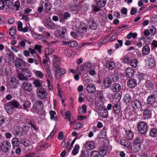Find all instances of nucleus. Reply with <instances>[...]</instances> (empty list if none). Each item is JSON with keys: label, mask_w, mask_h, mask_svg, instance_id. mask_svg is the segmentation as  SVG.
<instances>
[{"label": "nucleus", "mask_w": 157, "mask_h": 157, "mask_svg": "<svg viewBox=\"0 0 157 157\" xmlns=\"http://www.w3.org/2000/svg\"><path fill=\"white\" fill-rule=\"evenodd\" d=\"M22 87L23 89L28 91H30L32 90V85L28 82H25L23 83Z\"/></svg>", "instance_id": "obj_15"}, {"label": "nucleus", "mask_w": 157, "mask_h": 157, "mask_svg": "<svg viewBox=\"0 0 157 157\" xmlns=\"http://www.w3.org/2000/svg\"><path fill=\"white\" fill-rule=\"evenodd\" d=\"M134 74V69L132 68H128L126 70L125 75L128 78L132 77Z\"/></svg>", "instance_id": "obj_14"}, {"label": "nucleus", "mask_w": 157, "mask_h": 157, "mask_svg": "<svg viewBox=\"0 0 157 157\" xmlns=\"http://www.w3.org/2000/svg\"><path fill=\"white\" fill-rule=\"evenodd\" d=\"M84 145L85 146L86 150H91L94 148V142L91 141H87Z\"/></svg>", "instance_id": "obj_11"}, {"label": "nucleus", "mask_w": 157, "mask_h": 157, "mask_svg": "<svg viewBox=\"0 0 157 157\" xmlns=\"http://www.w3.org/2000/svg\"><path fill=\"white\" fill-rule=\"evenodd\" d=\"M149 135L151 137H155L157 136V129H151L149 133Z\"/></svg>", "instance_id": "obj_32"}, {"label": "nucleus", "mask_w": 157, "mask_h": 157, "mask_svg": "<svg viewBox=\"0 0 157 157\" xmlns=\"http://www.w3.org/2000/svg\"><path fill=\"white\" fill-rule=\"evenodd\" d=\"M146 77V74L141 73L138 75V78L140 80L145 79Z\"/></svg>", "instance_id": "obj_55"}, {"label": "nucleus", "mask_w": 157, "mask_h": 157, "mask_svg": "<svg viewBox=\"0 0 157 157\" xmlns=\"http://www.w3.org/2000/svg\"><path fill=\"white\" fill-rule=\"evenodd\" d=\"M112 84V80L111 78L106 77L103 80V84L106 88H108L110 87Z\"/></svg>", "instance_id": "obj_16"}, {"label": "nucleus", "mask_w": 157, "mask_h": 157, "mask_svg": "<svg viewBox=\"0 0 157 157\" xmlns=\"http://www.w3.org/2000/svg\"><path fill=\"white\" fill-rule=\"evenodd\" d=\"M64 1L62 0H56L54 3V5L57 7H59L64 5Z\"/></svg>", "instance_id": "obj_38"}, {"label": "nucleus", "mask_w": 157, "mask_h": 157, "mask_svg": "<svg viewBox=\"0 0 157 157\" xmlns=\"http://www.w3.org/2000/svg\"><path fill=\"white\" fill-rule=\"evenodd\" d=\"M15 65L20 69H23L25 65V62L21 59L18 58L15 60Z\"/></svg>", "instance_id": "obj_4"}, {"label": "nucleus", "mask_w": 157, "mask_h": 157, "mask_svg": "<svg viewBox=\"0 0 157 157\" xmlns=\"http://www.w3.org/2000/svg\"><path fill=\"white\" fill-rule=\"evenodd\" d=\"M127 84L129 87L133 88L137 85V81L135 79H130L128 81Z\"/></svg>", "instance_id": "obj_18"}, {"label": "nucleus", "mask_w": 157, "mask_h": 157, "mask_svg": "<svg viewBox=\"0 0 157 157\" xmlns=\"http://www.w3.org/2000/svg\"><path fill=\"white\" fill-rule=\"evenodd\" d=\"M147 64L149 67L153 68L155 65V60L151 58L148 59Z\"/></svg>", "instance_id": "obj_29"}, {"label": "nucleus", "mask_w": 157, "mask_h": 157, "mask_svg": "<svg viewBox=\"0 0 157 157\" xmlns=\"http://www.w3.org/2000/svg\"><path fill=\"white\" fill-rule=\"evenodd\" d=\"M133 134H134L133 132L131 131H129L128 132V133H127V138L128 139H132L134 136Z\"/></svg>", "instance_id": "obj_52"}, {"label": "nucleus", "mask_w": 157, "mask_h": 157, "mask_svg": "<svg viewBox=\"0 0 157 157\" xmlns=\"http://www.w3.org/2000/svg\"><path fill=\"white\" fill-rule=\"evenodd\" d=\"M41 46L40 45H36L34 46V49L35 50H37L39 53L41 54Z\"/></svg>", "instance_id": "obj_62"}, {"label": "nucleus", "mask_w": 157, "mask_h": 157, "mask_svg": "<svg viewBox=\"0 0 157 157\" xmlns=\"http://www.w3.org/2000/svg\"><path fill=\"white\" fill-rule=\"evenodd\" d=\"M121 144L126 147H128L130 144V142L127 140L122 139L120 141Z\"/></svg>", "instance_id": "obj_33"}, {"label": "nucleus", "mask_w": 157, "mask_h": 157, "mask_svg": "<svg viewBox=\"0 0 157 157\" xmlns=\"http://www.w3.org/2000/svg\"><path fill=\"white\" fill-rule=\"evenodd\" d=\"M33 108L36 113H38L43 110V107L33 105Z\"/></svg>", "instance_id": "obj_42"}, {"label": "nucleus", "mask_w": 157, "mask_h": 157, "mask_svg": "<svg viewBox=\"0 0 157 157\" xmlns=\"http://www.w3.org/2000/svg\"><path fill=\"white\" fill-rule=\"evenodd\" d=\"M98 6H97L95 5H93L92 6V8L94 12H97L101 10V9L98 8Z\"/></svg>", "instance_id": "obj_56"}, {"label": "nucleus", "mask_w": 157, "mask_h": 157, "mask_svg": "<svg viewBox=\"0 0 157 157\" xmlns=\"http://www.w3.org/2000/svg\"><path fill=\"white\" fill-rule=\"evenodd\" d=\"M87 110L86 106L85 105H83L82 106V108L78 109L79 113L80 114H83L86 113Z\"/></svg>", "instance_id": "obj_35"}, {"label": "nucleus", "mask_w": 157, "mask_h": 157, "mask_svg": "<svg viewBox=\"0 0 157 157\" xmlns=\"http://www.w3.org/2000/svg\"><path fill=\"white\" fill-rule=\"evenodd\" d=\"M155 99L151 95L149 96L147 98V104L149 106H152L155 103Z\"/></svg>", "instance_id": "obj_20"}, {"label": "nucleus", "mask_w": 157, "mask_h": 157, "mask_svg": "<svg viewBox=\"0 0 157 157\" xmlns=\"http://www.w3.org/2000/svg\"><path fill=\"white\" fill-rule=\"evenodd\" d=\"M122 87L119 83L113 84L110 87L111 90L113 92H117L121 89Z\"/></svg>", "instance_id": "obj_9"}, {"label": "nucleus", "mask_w": 157, "mask_h": 157, "mask_svg": "<svg viewBox=\"0 0 157 157\" xmlns=\"http://www.w3.org/2000/svg\"><path fill=\"white\" fill-rule=\"evenodd\" d=\"M131 105L134 109H137L140 108L141 105L140 101L137 100H134L131 102Z\"/></svg>", "instance_id": "obj_12"}, {"label": "nucleus", "mask_w": 157, "mask_h": 157, "mask_svg": "<svg viewBox=\"0 0 157 157\" xmlns=\"http://www.w3.org/2000/svg\"><path fill=\"white\" fill-rule=\"evenodd\" d=\"M99 115L104 118H105L108 116V112L106 110L104 111L103 112L100 113Z\"/></svg>", "instance_id": "obj_54"}, {"label": "nucleus", "mask_w": 157, "mask_h": 157, "mask_svg": "<svg viewBox=\"0 0 157 157\" xmlns=\"http://www.w3.org/2000/svg\"><path fill=\"white\" fill-rule=\"evenodd\" d=\"M80 155L84 157H88L89 155V151L87 150H82Z\"/></svg>", "instance_id": "obj_51"}, {"label": "nucleus", "mask_w": 157, "mask_h": 157, "mask_svg": "<svg viewBox=\"0 0 157 157\" xmlns=\"http://www.w3.org/2000/svg\"><path fill=\"white\" fill-rule=\"evenodd\" d=\"M86 89L87 92L90 94H93L96 91V88L94 84L90 83L86 86Z\"/></svg>", "instance_id": "obj_10"}, {"label": "nucleus", "mask_w": 157, "mask_h": 157, "mask_svg": "<svg viewBox=\"0 0 157 157\" xmlns=\"http://www.w3.org/2000/svg\"><path fill=\"white\" fill-rule=\"evenodd\" d=\"M131 97L129 94L127 93L124 97V101L126 104L130 102L131 100Z\"/></svg>", "instance_id": "obj_31"}, {"label": "nucleus", "mask_w": 157, "mask_h": 157, "mask_svg": "<svg viewBox=\"0 0 157 157\" xmlns=\"http://www.w3.org/2000/svg\"><path fill=\"white\" fill-rule=\"evenodd\" d=\"M35 74L37 77H39L40 78H42L44 76L42 73L40 71H36L35 72Z\"/></svg>", "instance_id": "obj_59"}, {"label": "nucleus", "mask_w": 157, "mask_h": 157, "mask_svg": "<svg viewBox=\"0 0 157 157\" xmlns=\"http://www.w3.org/2000/svg\"><path fill=\"white\" fill-rule=\"evenodd\" d=\"M17 78L19 80L21 81H28V79L25 77L22 72L18 74Z\"/></svg>", "instance_id": "obj_36"}, {"label": "nucleus", "mask_w": 157, "mask_h": 157, "mask_svg": "<svg viewBox=\"0 0 157 157\" xmlns=\"http://www.w3.org/2000/svg\"><path fill=\"white\" fill-rule=\"evenodd\" d=\"M53 69L54 72L56 75L60 73V74L59 75L60 77L62 75H63L65 73L64 69L63 68H61L60 67L54 68Z\"/></svg>", "instance_id": "obj_21"}, {"label": "nucleus", "mask_w": 157, "mask_h": 157, "mask_svg": "<svg viewBox=\"0 0 157 157\" xmlns=\"http://www.w3.org/2000/svg\"><path fill=\"white\" fill-rule=\"evenodd\" d=\"M33 105L39 106L40 107H43V103L40 100H36L34 103Z\"/></svg>", "instance_id": "obj_48"}, {"label": "nucleus", "mask_w": 157, "mask_h": 157, "mask_svg": "<svg viewBox=\"0 0 157 157\" xmlns=\"http://www.w3.org/2000/svg\"><path fill=\"white\" fill-rule=\"evenodd\" d=\"M21 108H23L24 109L27 110V109L29 108L31 105L30 102L26 100H21Z\"/></svg>", "instance_id": "obj_13"}, {"label": "nucleus", "mask_w": 157, "mask_h": 157, "mask_svg": "<svg viewBox=\"0 0 157 157\" xmlns=\"http://www.w3.org/2000/svg\"><path fill=\"white\" fill-rule=\"evenodd\" d=\"M56 127L55 126L53 130L52 131V132L49 135L48 137V139H49V138H51L54 136L55 134V132L56 131Z\"/></svg>", "instance_id": "obj_57"}, {"label": "nucleus", "mask_w": 157, "mask_h": 157, "mask_svg": "<svg viewBox=\"0 0 157 157\" xmlns=\"http://www.w3.org/2000/svg\"><path fill=\"white\" fill-rule=\"evenodd\" d=\"M137 60L136 59H132L130 62V65L132 67L135 68L137 66Z\"/></svg>", "instance_id": "obj_44"}, {"label": "nucleus", "mask_w": 157, "mask_h": 157, "mask_svg": "<svg viewBox=\"0 0 157 157\" xmlns=\"http://www.w3.org/2000/svg\"><path fill=\"white\" fill-rule=\"evenodd\" d=\"M79 148L80 147L79 145H75V148L72 151V154L74 155H76L78 153Z\"/></svg>", "instance_id": "obj_43"}, {"label": "nucleus", "mask_w": 157, "mask_h": 157, "mask_svg": "<svg viewBox=\"0 0 157 157\" xmlns=\"http://www.w3.org/2000/svg\"><path fill=\"white\" fill-rule=\"evenodd\" d=\"M97 6L99 8L104 7L106 3V0H96Z\"/></svg>", "instance_id": "obj_23"}, {"label": "nucleus", "mask_w": 157, "mask_h": 157, "mask_svg": "<svg viewBox=\"0 0 157 157\" xmlns=\"http://www.w3.org/2000/svg\"><path fill=\"white\" fill-rule=\"evenodd\" d=\"M111 78L113 81L114 82H117L119 78L118 73L117 71L115 70L112 73Z\"/></svg>", "instance_id": "obj_19"}, {"label": "nucleus", "mask_w": 157, "mask_h": 157, "mask_svg": "<svg viewBox=\"0 0 157 157\" xmlns=\"http://www.w3.org/2000/svg\"><path fill=\"white\" fill-rule=\"evenodd\" d=\"M5 108L7 113L12 114L14 112V107L12 106L10 102L4 105Z\"/></svg>", "instance_id": "obj_7"}, {"label": "nucleus", "mask_w": 157, "mask_h": 157, "mask_svg": "<svg viewBox=\"0 0 157 157\" xmlns=\"http://www.w3.org/2000/svg\"><path fill=\"white\" fill-rule=\"evenodd\" d=\"M53 57V69L54 68H56L60 67V63L59 59L57 57L56 55H54Z\"/></svg>", "instance_id": "obj_17"}, {"label": "nucleus", "mask_w": 157, "mask_h": 157, "mask_svg": "<svg viewBox=\"0 0 157 157\" xmlns=\"http://www.w3.org/2000/svg\"><path fill=\"white\" fill-rule=\"evenodd\" d=\"M113 109L116 114L118 113L120 111V106L118 104H116L113 105Z\"/></svg>", "instance_id": "obj_34"}, {"label": "nucleus", "mask_w": 157, "mask_h": 157, "mask_svg": "<svg viewBox=\"0 0 157 157\" xmlns=\"http://www.w3.org/2000/svg\"><path fill=\"white\" fill-rule=\"evenodd\" d=\"M99 153L98 151H94L91 152V157H98Z\"/></svg>", "instance_id": "obj_53"}, {"label": "nucleus", "mask_w": 157, "mask_h": 157, "mask_svg": "<svg viewBox=\"0 0 157 157\" xmlns=\"http://www.w3.org/2000/svg\"><path fill=\"white\" fill-rule=\"evenodd\" d=\"M20 142L26 147L29 146L30 144V141L27 139H21Z\"/></svg>", "instance_id": "obj_30"}, {"label": "nucleus", "mask_w": 157, "mask_h": 157, "mask_svg": "<svg viewBox=\"0 0 157 157\" xmlns=\"http://www.w3.org/2000/svg\"><path fill=\"white\" fill-rule=\"evenodd\" d=\"M146 87L149 89H152L154 87V84L152 81L150 80H147L145 83Z\"/></svg>", "instance_id": "obj_25"}, {"label": "nucleus", "mask_w": 157, "mask_h": 157, "mask_svg": "<svg viewBox=\"0 0 157 157\" xmlns=\"http://www.w3.org/2000/svg\"><path fill=\"white\" fill-rule=\"evenodd\" d=\"M108 151L107 147L105 146L101 147L100 150V154L102 156H104L106 154Z\"/></svg>", "instance_id": "obj_27"}, {"label": "nucleus", "mask_w": 157, "mask_h": 157, "mask_svg": "<svg viewBox=\"0 0 157 157\" xmlns=\"http://www.w3.org/2000/svg\"><path fill=\"white\" fill-rule=\"evenodd\" d=\"M78 45L77 42L75 40H72L71 41H69L68 46L71 47H75L77 46Z\"/></svg>", "instance_id": "obj_46"}, {"label": "nucleus", "mask_w": 157, "mask_h": 157, "mask_svg": "<svg viewBox=\"0 0 157 157\" xmlns=\"http://www.w3.org/2000/svg\"><path fill=\"white\" fill-rule=\"evenodd\" d=\"M12 4L13 5V8L12 10L14 9L15 7H16V10H18L20 6V4L19 1L17 0L14 3V5L12 3Z\"/></svg>", "instance_id": "obj_50"}, {"label": "nucleus", "mask_w": 157, "mask_h": 157, "mask_svg": "<svg viewBox=\"0 0 157 157\" xmlns=\"http://www.w3.org/2000/svg\"><path fill=\"white\" fill-rule=\"evenodd\" d=\"M9 52H8L7 55L8 56V59L10 61H13L14 59V57L13 56V53L10 50L9 51Z\"/></svg>", "instance_id": "obj_41"}, {"label": "nucleus", "mask_w": 157, "mask_h": 157, "mask_svg": "<svg viewBox=\"0 0 157 157\" xmlns=\"http://www.w3.org/2000/svg\"><path fill=\"white\" fill-rule=\"evenodd\" d=\"M21 72L26 78H30L31 76L32 73L28 69H23Z\"/></svg>", "instance_id": "obj_22"}, {"label": "nucleus", "mask_w": 157, "mask_h": 157, "mask_svg": "<svg viewBox=\"0 0 157 157\" xmlns=\"http://www.w3.org/2000/svg\"><path fill=\"white\" fill-rule=\"evenodd\" d=\"M106 66L110 69H112L115 68V64L114 62H108L106 63Z\"/></svg>", "instance_id": "obj_37"}, {"label": "nucleus", "mask_w": 157, "mask_h": 157, "mask_svg": "<svg viewBox=\"0 0 157 157\" xmlns=\"http://www.w3.org/2000/svg\"><path fill=\"white\" fill-rule=\"evenodd\" d=\"M150 50V47L147 45H146L142 48V52L143 54L147 55L149 53Z\"/></svg>", "instance_id": "obj_28"}, {"label": "nucleus", "mask_w": 157, "mask_h": 157, "mask_svg": "<svg viewBox=\"0 0 157 157\" xmlns=\"http://www.w3.org/2000/svg\"><path fill=\"white\" fill-rule=\"evenodd\" d=\"M59 28L58 31L59 33V37L61 38H63L65 36V34L66 32V29L65 27H60L59 25H56L55 29Z\"/></svg>", "instance_id": "obj_6"}, {"label": "nucleus", "mask_w": 157, "mask_h": 157, "mask_svg": "<svg viewBox=\"0 0 157 157\" xmlns=\"http://www.w3.org/2000/svg\"><path fill=\"white\" fill-rule=\"evenodd\" d=\"M11 105L13 107L17 108L19 106L20 104L19 102L16 100H13L9 101Z\"/></svg>", "instance_id": "obj_39"}, {"label": "nucleus", "mask_w": 157, "mask_h": 157, "mask_svg": "<svg viewBox=\"0 0 157 157\" xmlns=\"http://www.w3.org/2000/svg\"><path fill=\"white\" fill-rule=\"evenodd\" d=\"M37 94L42 99L46 98L47 97V93L45 90L41 88H38L36 90Z\"/></svg>", "instance_id": "obj_5"}, {"label": "nucleus", "mask_w": 157, "mask_h": 157, "mask_svg": "<svg viewBox=\"0 0 157 157\" xmlns=\"http://www.w3.org/2000/svg\"><path fill=\"white\" fill-rule=\"evenodd\" d=\"M137 36V34L136 33L130 32L127 35V38L128 39H131L132 38L135 39L136 37Z\"/></svg>", "instance_id": "obj_40"}, {"label": "nucleus", "mask_w": 157, "mask_h": 157, "mask_svg": "<svg viewBox=\"0 0 157 157\" xmlns=\"http://www.w3.org/2000/svg\"><path fill=\"white\" fill-rule=\"evenodd\" d=\"M131 58L129 57L126 56L123 59V61L124 63H128L131 61Z\"/></svg>", "instance_id": "obj_61"}, {"label": "nucleus", "mask_w": 157, "mask_h": 157, "mask_svg": "<svg viewBox=\"0 0 157 157\" xmlns=\"http://www.w3.org/2000/svg\"><path fill=\"white\" fill-rule=\"evenodd\" d=\"M11 142L14 148L15 147H17L20 144L18 139L16 137H14L12 139Z\"/></svg>", "instance_id": "obj_24"}, {"label": "nucleus", "mask_w": 157, "mask_h": 157, "mask_svg": "<svg viewBox=\"0 0 157 157\" xmlns=\"http://www.w3.org/2000/svg\"><path fill=\"white\" fill-rule=\"evenodd\" d=\"M98 25L96 22L94 21H92L90 23L88 28L91 30H95L96 29Z\"/></svg>", "instance_id": "obj_26"}, {"label": "nucleus", "mask_w": 157, "mask_h": 157, "mask_svg": "<svg viewBox=\"0 0 157 157\" xmlns=\"http://www.w3.org/2000/svg\"><path fill=\"white\" fill-rule=\"evenodd\" d=\"M17 29L19 31H20L22 29V23L20 21H19L17 22Z\"/></svg>", "instance_id": "obj_64"}, {"label": "nucleus", "mask_w": 157, "mask_h": 157, "mask_svg": "<svg viewBox=\"0 0 157 157\" xmlns=\"http://www.w3.org/2000/svg\"><path fill=\"white\" fill-rule=\"evenodd\" d=\"M33 35L35 38H37L39 39L43 38V37H44V36H43L42 35L36 34L35 33H33Z\"/></svg>", "instance_id": "obj_58"}, {"label": "nucleus", "mask_w": 157, "mask_h": 157, "mask_svg": "<svg viewBox=\"0 0 157 157\" xmlns=\"http://www.w3.org/2000/svg\"><path fill=\"white\" fill-rule=\"evenodd\" d=\"M148 126L146 122L141 121L137 124V129L138 132L141 134L145 136L147 131Z\"/></svg>", "instance_id": "obj_1"}, {"label": "nucleus", "mask_w": 157, "mask_h": 157, "mask_svg": "<svg viewBox=\"0 0 157 157\" xmlns=\"http://www.w3.org/2000/svg\"><path fill=\"white\" fill-rule=\"evenodd\" d=\"M10 143L7 140L3 141L1 145V149L4 152H7L9 151L10 148Z\"/></svg>", "instance_id": "obj_3"}, {"label": "nucleus", "mask_w": 157, "mask_h": 157, "mask_svg": "<svg viewBox=\"0 0 157 157\" xmlns=\"http://www.w3.org/2000/svg\"><path fill=\"white\" fill-rule=\"evenodd\" d=\"M152 113L149 109H146L143 113V117L144 120H148L151 118Z\"/></svg>", "instance_id": "obj_8"}, {"label": "nucleus", "mask_w": 157, "mask_h": 157, "mask_svg": "<svg viewBox=\"0 0 157 157\" xmlns=\"http://www.w3.org/2000/svg\"><path fill=\"white\" fill-rule=\"evenodd\" d=\"M41 81L38 79L35 80L33 82L34 86L36 87H38L41 86Z\"/></svg>", "instance_id": "obj_45"}, {"label": "nucleus", "mask_w": 157, "mask_h": 157, "mask_svg": "<svg viewBox=\"0 0 157 157\" xmlns=\"http://www.w3.org/2000/svg\"><path fill=\"white\" fill-rule=\"evenodd\" d=\"M155 30L156 29L154 26H152L151 28L150 29V31L151 33V35L153 36L155 35L156 33Z\"/></svg>", "instance_id": "obj_60"}, {"label": "nucleus", "mask_w": 157, "mask_h": 157, "mask_svg": "<svg viewBox=\"0 0 157 157\" xmlns=\"http://www.w3.org/2000/svg\"><path fill=\"white\" fill-rule=\"evenodd\" d=\"M16 32V28L15 27H13L9 30V34L11 36L14 35Z\"/></svg>", "instance_id": "obj_49"}, {"label": "nucleus", "mask_w": 157, "mask_h": 157, "mask_svg": "<svg viewBox=\"0 0 157 157\" xmlns=\"http://www.w3.org/2000/svg\"><path fill=\"white\" fill-rule=\"evenodd\" d=\"M48 25L51 29H53L54 28L56 27L55 24L52 21H49L48 24Z\"/></svg>", "instance_id": "obj_63"}, {"label": "nucleus", "mask_w": 157, "mask_h": 157, "mask_svg": "<svg viewBox=\"0 0 157 157\" xmlns=\"http://www.w3.org/2000/svg\"><path fill=\"white\" fill-rule=\"evenodd\" d=\"M12 2V0H0V10H3L6 6L8 8L12 10L13 6Z\"/></svg>", "instance_id": "obj_2"}, {"label": "nucleus", "mask_w": 157, "mask_h": 157, "mask_svg": "<svg viewBox=\"0 0 157 157\" xmlns=\"http://www.w3.org/2000/svg\"><path fill=\"white\" fill-rule=\"evenodd\" d=\"M142 142V141L139 138H136L133 141V144L135 145H140Z\"/></svg>", "instance_id": "obj_47"}]
</instances>
